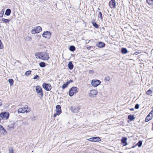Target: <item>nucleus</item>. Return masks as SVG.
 <instances>
[{
	"label": "nucleus",
	"mask_w": 153,
	"mask_h": 153,
	"mask_svg": "<svg viewBox=\"0 0 153 153\" xmlns=\"http://www.w3.org/2000/svg\"><path fill=\"white\" fill-rule=\"evenodd\" d=\"M36 58H39L44 60H47L49 59L48 54L45 52H36L35 54Z\"/></svg>",
	"instance_id": "nucleus-1"
},
{
	"label": "nucleus",
	"mask_w": 153,
	"mask_h": 153,
	"mask_svg": "<svg viewBox=\"0 0 153 153\" xmlns=\"http://www.w3.org/2000/svg\"><path fill=\"white\" fill-rule=\"evenodd\" d=\"M36 90L38 94L40 96L39 97L40 98H42L43 95V92L42 88L40 86L38 85L36 87Z\"/></svg>",
	"instance_id": "nucleus-2"
},
{
	"label": "nucleus",
	"mask_w": 153,
	"mask_h": 153,
	"mask_svg": "<svg viewBox=\"0 0 153 153\" xmlns=\"http://www.w3.org/2000/svg\"><path fill=\"white\" fill-rule=\"evenodd\" d=\"M77 88L76 87H73L69 91V94L70 96H73L74 94L77 92Z\"/></svg>",
	"instance_id": "nucleus-3"
},
{
	"label": "nucleus",
	"mask_w": 153,
	"mask_h": 153,
	"mask_svg": "<svg viewBox=\"0 0 153 153\" xmlns=\"http://www.w3.org/2000/svg\"><path fill=\"white\" fill-rule=\"evenodd\" d=\"M42 30V28L40 26L36 27L34 28L31 31V33L35 34L39 33Z\"/></svg>",
	"instance_id": "nucleus-4"
},
{
	"label": "nucleus",
	"mask_w": 153,
	"mask_h": 153,
	"mask_svg": "<svg viewBox=\"0 0 153 153\" xmlns=\"http://www.w3.org/2000/svg\"><path fill=\"white\" fill-rule=\"evenodd\" d=\"M9 113L8 112H4L0 114V117L3 119H7L9 118Z\"/></svg>",
	"instance_id": "nucleus-5"
},
{
	"label": "nucleus",
	"mask_w": 153,
	"mask_h": 153,
	"mask_svg": "<svg viewBox=\"0 0 153 153\" xmlns=\"http://www.w3.org/2000/svg\"><path fill=\"white\" fill-rule=\"evenodd\" d=\"M56 113H55L53 115V117H55L57 115H59L61 113L62 111L61 107L59 105H57L56 106Z\"/></svg>",
	"instance_id": "nucleus-6"
},
{
	"label": "nucleus",
	"mask_w": 153,
	"mask_h": 153,
	"mask_svg": "<svg viewBox=\"0 0 153 153\" xmlns=\"http://www.w3.org/2000/svg\"><path fill=\"white\" fill-rule=\"evenodd\" d=\"M28 109V107L27 106H24L22 108H20L18 109V113H24L25 112L27 113L28 111L27 109Z\"/></svg>",
	"instance_id": "nucleus-7"
},
{
	"label": "nucleus",
	"mask_w": 153,
	"mask_h": 153,
	"mask_svg": "<svg viewBox=\"0 0 153 153\" xmlns=\"http://www.w3.org/2000/svg\"><path fill=\"white\" fill-rule=\"evenodd\" d=\"M42 86L43 88L47 91H49L51 90V86L49 83H44Z\"/></svg>",
	"instance_id": "nucleus-8"
},
{
	"label": "nucleus",
	"mask_w": 153,
	"mask_h": 153,
	"mask_svg": "<svg viewBox=\"0 0 153 153\" xmlns=\"http://www.w3.org/2000/svg\"><path fill=\"white\" fill-rule=\"evenodd\" d=\"M101 82V81L99 80H93L91 81V85L93 86L96 87L100 85Z\"/></svg>",
	"instance_id": "nucleus-9"
},
{
	"label": "nucleus",
	"mask_w": 153,
	"mask_h": 153,
	"mask_svg": "<svg viewBox=\"0 0 153 153\" xmlns=\"http://www.w3.org/2000/svg\"><path fill=\"white\" fill-rule=\"evenodd\" d=\"M42 35L44 37L49 39L51 37V33L50 31H46L44 32Z\"/></svg>",
	"instance_id": "nucleus-10"
},
{
	"label": "nucleus",
	"mask_w": 153,
	"mask_h": 153,
	"mask_svg": "<svg viewBox=\"0 0 153 153\" xmlns=\"http://www.w3.org/2000/svg\"><path fill=\"white\" fill-rule=\"evenodd\" d=\"M105 43L102 42H99L98 43L96 44V45L99 48H103L105 47Z\"/></svg>",
	"instance_id": "nucleus-11"
},
{
	"label": "nucleus",
	"mask_w": 153,
	"mask_h": 153,
	"mask_svg": "<svg viewBox=\"0 0 153 153\" xmlns=\"http://www.w3.org/2000/svg\"><path fill=\"white\" fill-rule=\"evenodd\" d=\"M97 91L96 90H93L91 91L90 96L91 97H92V96L95 95L97 94Z\"/></svg>",
	"instance_id": "nucleus-12"
},
{
	"label": "nucleus",
	"mask_w": 153,
	"mask_h": 153,
	"mask_svg": "<svg viewBox=\"0 0 153 153\" xmlns=\"http://www.w3.org/2000/svg\"><path fill=\"white\" fill-rule=\"evenodd\" d=\"M127 138L125 137H123L121 140V142L123 143V146H126L127 145L126 142Z\"/></svg>",
	"instance_id": "nucleus-13"
},
{
	"label": "nucleus",
	"mask_w": 153,
	"mask_h": 153,
	"mask_svg": "<svg viewBox=\"0 0 153 153\" xmlns=\"http://www.w3.org/2000/svg\"><path fill=\"white\" fill-rule=\"evenodd\" d=\"M152 118L153 117H152V116H151L149 114L146 117V119L145 120V122H148L149 121L152 120Z\"/></svg>",
	"instance_id": "nucleus-14"
},
{
	"label": "nucleus",
	"mask_w": 153,
	"mask_h": 153,
	"mask_svg": "<svg viewBox=\"0 0 153 153\" xmlns=\"http://www.w3.org/2000/svg\"><path fill=\"white\" fill-rule=\"evenodd\" d=\"M68 68L70 70H72L74 67V65L71 61L69 62L68 65Z\"/></svg>",
	"instance_id": "nucleus-15"
},
{
	"label": "nucleus",
	"mask_w": 153,
	"mask_h": 153,
	"mask_svg": "<svg viewBox=\"0 0 153 153\" xmlns=\"http://www.w3.org/2000/svg\"><path fill=\"white\" fill-rule=\"evenodd\" d=\"M11 13V11L10 9H7L5 11V15L7 16H9L10 14Z\"/></svg>",
	"instance_id": "nucleus-16"
},
{
	"label": "nucleus",
	"mask_w": 153,
	"mask_h": 153,
	"mask_svg": "<svg viewBox=\"0 0 153 153\" xmlns=\"http://www.w3.org/2000/svg\"><path fill=\"white\" fill-rule=\"evenodd\" d=\"M121 52L123 54H126L128 52V51L126 48H121Z\"/></svg>",
	"instance_id": "nucleus-17"
},
{
	"label": "nucleus",
	"mask_w": 153,
	"mask_h": 153,
	"mask_svg": "<svg viewBox=\"0 0 153 153\" xmlns=\"http://www.w3.org/2000/svg\"><path fill=\"white\" fill-rule=\"evenodd\" d=\"M93 142H99L101 140L100 138L99 137H94Z\"/></svg>",
	"instance_id": "nucleus-18"
},
{
	"label": "nucleus",
	"mask_w": 153,
	"mask_h": 153,
	"mask_svg": "<svg viewBox=\"0 0 153 153\" xmlns=\"http://www.w3.org/2000/svg\"><path fill=\"white\" fill-rule=\"evenodd\" d=\"M8 127L11 130H13L14 129V124L11 123L8 126Z\"/></svg>",
	"instance_id": "nucleus-19"
},
{
	"label": "nucleus",
	"mask_w": 153,
	"mask_h": 153,
	"mask_svg": "<svg viewBox=\"0 0 153 153\" xmlns=\"http://www.w3.org/2000/svg\"><path fill=\"white\" fill-rule=\"evenodd\" d=\"M72 109H73V111L75 113H76L79 111V108L78 107H76L74 109L73 108H72Z\"/></svg>",
	"instance_id": "nucleus-20"
},
{
	"label": "nucleus",
	"mask_w": 153,
	"mask_h": 153,
	"mask_svg": "<svg viewBox=\"0 0 153 153\" xmlns=\"http://www.w3.org/2000/svg\"><path fill=\"white\" fill-rule=\"evenodd\" d=\"M128 118L130 120V121H131L133 120H134V116L133 115H129L128 116Z\"/></svg>",
	"instance_id": "nucleus-21"
},
{
	"label": "nucleus",
	"mask_w": 153,
	"mask_h": 153,
	"mask_svg": "<svg viewBox=\"0 0 153 153\" xmlns=\"http://www.w3.org/2000/svg\"><path fill=\"white\" fill-rule=\"evenodd\" d=\"M69 49L71 51H74L75 50L76 48L74 46L71 45Z\"/></svg>",
	"instance_id": "nucleus-22"
},
{
	"label": "nucleus",
	"mask_w": 153,
	"mask_h": 153,
	"mask_svg": "<svg viewBox=\"0 0 153 153\" xmlns=\"http://www.w3.org/2000/svg\"><path fill=\"white\" fill-rule=\"evenodd\" d=\"M69 84V82H66L65 83L63 84V85L62 86V88L63 89H64L65 88H66L67 87V86H68V85Z\"/></svg>",
	"instance_id": "nucleus-23"
},
{
	"label": "nucleus",
	"mask_w": 153,
	"mask_h": 153,
	"mask_svg": "<svg viewBox=\"0 0 153 153\" xmlns=\"http://www.w3.org/2000/svg\"><path fill=\"white\" fill-rule=\"evenodd\" d=\"M39 66L42 68L44 67L46 65L45 63L44 62H41L39 63Z\"/></svg>",
	"instance_id": "nucleus-24"
},
{
	"label": "nucleus",
	"mask_w": 153,
	"mask_h": 153,
	"mask_svg": "<svg viewBox=\"0 0 153 153\" xmlns=\"http://www.w3.org/2000/svg\"><path fill=\"white\" fill-rule=\"evenodd\" d=\"M2 21L5 23H9L10 21V20L8 19H5L2 18L1 19Z\"/></svg>",
	"instance_id": "nucleus-25"
},
{
	"label": "nucleus",
	"mask_w": 153,
	"mask_h": 153,
	"mask_svg": "<svg viewBox=\"0 0 153 153\" xmlns=\"http://www.w3.org/2000/svg\"><path fill=\"white\" fill-rule=\"evenodd\" d=\"M92 23L93 26L95 28H99V25L95 22H93Z\"/></svg>",
	"instance_id": "nucleus-26"
},
{
	"label": "nucleus",
	"mask_w": 153,
	"mask_h": 153,
	"mask_svg": "<svg viewBox=\"0 0 153 153\" xmlns=\"http://www.w3.org/2000/svg\"><path fill=\"white\" fill-rule=\"evenodd\" d=\"M98 16L99 18H100L102 20L103 17L102 16V14L101 12H99V13L98 14Z\"/></svg>",
	"instance_id": "nucleus-27"
},
{
	"label": "nucleus",
	"mask_w": 153,
	"mask_h": 153,
	"mask_svg": "<svg viewBox=\"0 0 153 153\" xmlns=\"http://www.w3.org/2000/svg\"><path fill=\"white\" fill-rule=\"evenodd\" d=\"M8 82L11 85H13L14 81L12 79H8Z\"/></svg>",
	"instance_id": "nucleus-28"
},
{
	"label": "nucleus",
	"mask_w": 153,
	"mask_h": 153,
	"mask_svg": "<svg viewBox=\"0 0 153 153\" xmlns=\"http://www.w3.org/2000/svg\"><path fill=\"white\" fill-rule=\"evenodd\" d=\"M31 72V71L30 70L27 71L25 72V74L26 76H28L30 74Z\"/></svg>",
	"instance_id": "nucleus-29"
},
{
	"label": "nucleus",
	"mask_w": 153,
	"mask_h": 153,
	"mask_svg": "<svg viewBox=\"0 0 153 153\" xmlns=\"http://www.w3.org/2000/svg\"><path fill=\"white\" fill-rule=\"evenodd\" d=\"M142 144V141H139L136 145L138 146L139 147H140L141 146Z\"/></svg>",
	"instance_id": "nucleus-30"
},
{
	"label": "nucleus",
	"mask_w": 153,
	"mask_h": 153,
	"mask_svg": "<svg viewBox=\"0 0 153 153\" xmlns=\"http://www.w3.org/2000/svg\"><path fill=\"white\" fill-rule=\"evenodd\" d=\"M147 3L149 4H153V0H146Z\"/></svg>",
	"instance_id": "nucleus-31"
},
{
	"label": "nucleus",
	"mask_w": 153,
	"mask_h": 153,
	"mask_svg": "<svg viewBox=\"0 0 153 153\" xmlns=\"http://www.w3.org/2000/svg\"><path fill=\"white\" fill-rule=\"evenodd\" d=\"M152 91L150 90H149L147 91L146 94L148 95H150L152 94Z\"/></svg>",
	"instance_id": "nucleus-32"
},
{
	"label": "nucleus",
	"mask_w": 153,
	"mask_h": 153,
	"mask_svg": "<svg viewBox=\"0 0 153 153\" xmlns=\"http://www.w3.org/2000/svg\"><path fill=\"white\" fill-rule=\"evenodd\" d=\"M110 79V77L109 76H107L105 77V81H109Z\"/></svg>",
	"instance_id": "nucleus-33"
},
{
	"label": "nucleus",
	"mask_w": 153,
	"mask_h": 153,
	"mask_svg": "<svg viewBox=\"0 0 153 153\" xmlns=\"http://www.w3.org/2000/svg\"><path fill=\"white\" fill-rule=\"evenodd\" d=\"M4 13V10H2L0 12V17H3Z\"/></svg>",
	"instance_id": "nucleus-34"
},
{
	"label": "nucleus",
	"mask_w": 153,
	"mask_h": 153,
	"mask_svg": "<svg viewBox=\"0 0 153 153\" xmlns=\"http://www.w3.org/2000/svg\"><path fill=\"white\" fill-rule=\"evenodd\" d=\"M9 153H13V150L12 148H10L9 149Z\"/></svg>",
	"instance_id": "nucleus-35"
},
{
	"label": "nucleus",
	"mask_w": 153,
	"mask_h": 153,
	"mask_svg": "<svg viewBox=\"0 0 153 153\" xmlns=\"http://www.w3.org/2000/svg\"><path fill=\"white\" fill-rule=\"evenodd\" d=\"M3 46L1 40H0V49H3Z\"/></svg>",
	"instance_id": "nucleus-36"
},
{
	"label": "nucleus",
	"mask_w": 153,
	"mask_h": 153,
	"mask_svg": "<svg viewBox=\"0 0 153 153\" xmlns=\"http://www.w3.org/2000/svg\"><path fill=\"white\" fill-rule=\"evenodd\" d=\"M111 4L112 5L113 7L115 8L116 6V3L115 2H111Z\"/></svg>",
	"instance_id": "nucleus-37"
},
{
	"label": "nucleus",
	"mask_w": 153,
	"mask_h": 153,
	"mask_svg": "<svg viewBox=\"0 0 153 153\" xmlns=\"http://www.w3.org/2000/svg\"><path fill=\"white\" fill-rule=\"evenodd\" d=\"M150 115H151V116L153 117V108L152 110L151 111V112L149 114Z\"/></svg>",
	"instance_id": "nucleus-38"
},
{
	"label": "nucleus",
	"mask_w": 153,
	"mask_h": 153,
	"mask_svg": "<svg viewBox=\"0 0 153 153\" xmlns=\"http://www.w3.org/2000/svg\"><path fill=\"white\" fill-rule=\"evenodd\" d=\"M94 139V137H92L90 138L89 139H87L86 140H89V141H93V139Z\"/></svg>",
	"instance_id": "nucleus-39"
},
{
	"label": "nucleus",
	"mask_w": 153,
	"mask_h": 153,
	"mask_svg": "<svg viewBox=\"0 0 153 153\" xmlns=\"http://www.w3.org/2000/svg\"><path fill=\"white\" fill-rule=\"evenodd\" d=\"M0 131H2L3 132H4L5 131H6V130L3 126L1 128V129Z\"/></svg>",
	"instance_id": "nucleus-40"
},
{
	"label": "nucleus",
	"mask_w": 153,
	"mask_h": 153,
	"mask_svg": "<svg viewBox=\"0 0 153 153\" xmlns=\"http://www.w3.org/2000/svg\"><path fill=\"white\" fill-rule=\"evenodd\" d=\"M139 105L138 104H137L136 105L135 108L136 109H138L139 108Z\"/></svg>",
	"instance_id": "nucleus-41"
},
{
	"label": "nucleus",
	"mask_w": 153,
	"mask_h": 153,
	"mask_svg": "<svg viewBox=\"0 0 153 153\" xmlns=\"http://www.w3.org/2000/svg\"><path fill=\"white\" fill-rule=\"evenodd\" d=\"M39 77V76L37 75H36L33 78V79H35Z\"/></svg>",
	"instance_id": "nucleus-42"
},
{
	"label": "nucleus",
	"mask_w": 153,
	"mask_h": 153,
	"mask_svg": "<svg viewBox=\"0 0 153 153\" xmlns=\"http://www.w3.org/2000/svg\"><path fill=\"white\" fill-rule=\"evenodd\" d=\"M111 2H115V0H111V1L109 2V6H110V5L111 4Z\"/></svg>",
	"instance_id": "nucleus-43"
},
{
	"label": "nucleus",
	"mask_w": 153,
	"mask_h": 153,
	"mask_svg": "<svg viewBox=\"0 0 153 153\" xmlns=\"http://www.w3.org/2000/svg\"><path fill=\"white\" fill-rule=\"evenodd\" d=\"M91 48H92V47L91 46H89L88 47H87V48L88 50H89L91 49Z\"/></svg>",
	"instance_id": "nucleus-44"
},
{
	"label": "nucleus",
	"mask_w": 153,
	"mask_h": 153,
	"mask_svg": "<svg viewBox=\"0 0 153 153\" xmlns=\"http://www.w3.org/2000/svg\"><path fill=\"white\" fill-rule=\"evenodd\" d=\"M73 81L71 79L69 81H67V82H69V84L71 83V82H73Z\"/></svg>",
	"instance_id": "nucleus-45"
},
{
	"label": "nucleus",
	"mask_w": 153,
	"mask_h": 153,
	"mask_svg": "<svg viewBox=\"0 0 153 153\" xmlns=\"http://www.w3.org/2000/svg\"><path fill=\"white\" fill-rule=\"evenodd\" d=\"M94 73V71L93 70H89V73L92 74Z\"/></svg>",
	"instance_id": "nucleus-46"
},
{
	"label": "nucleus",
	"mask_w": 153,
	"mask_h": 153,
	"mask_svg": "<svg viewBox=\"0 0 153 153\" xmlns=\"http://www.w3.org/2000/svg\"><path fill=\"white\" fill-rule=\"evenodd\" d=\"M2 105V102L1 101V100H0V105Z\"/></svg>",
	"instance_id": "nucleus-47"
},
{
	"label": "nucleus",
	"mask_w": 153,
	"mask_h": 153,
	"mask_svg": "<svg viewBox=\"0 0 153 153\" xmlns=\"http://www.w3.org/2000/svg\"><path fill=\"white\" fill-rule=\"evenodd\" d=\"M138 54V53H137V52H134V54L137 55Z\"/></svg>",
	"instance_id": "nucleus-48"
},
{
	"label": "nucleus",
	"mask_w": 153,
	"mask_h": 153,
	"mask_svg": "<svg viewBox=\"0 0 153 153\" xmlns=\"http://www.w3.org/2000/svg\"><path fill=\"white\" fill-rule=\"evenodd\" d=\"M131 111H133L134 110V109L133 108H131L130 109Z\"/></svg>",
	"instance_id": "nucleus-49"
},
{
	"label": "nucleus",
	"mask_w": 153,
	"mask_h": 153,
	"mask_svg": "<svg viewBox=\"0 0 153 153\" xmlns=\"http://www.w3.org/2000/svg\"><path fill=\"white\" fill-rule=\"evenodd\" d=\"M2 127V126L0 125V130L1 128Z\"/></svg>",
	"instance_id": "nucleus-50"
},
{
	"label": "nucleus",
	"mask_w": 153,
	"mask_h": 153,
	"mask_svg": "<svg viewBox=\"0 0 153 153\" xmlns=\"http://www.w3.org/2000/svg\"><path fill=\"white\" fill-rule=\"evenodd\" d=\"M98 9L99 10H100V8H98Z\"/></svg>",
	"instance_id": "nucleus-51"
},
{
	"label": "nucleus",
	"mask_w": 153,
	"mask_h": 153,
	"mask_svg": "<svg viewBox=\"0 0 153 153\" xmlns=\"http://www.w3.org/2000/svg\"><path fill=\"white\" fill-rule=\"evenodd\" d=\"M152 125H153L152 129H153V123H152Z\"/></svg>",
	"instance_id": "nucleus-52"
}]
</instances>
